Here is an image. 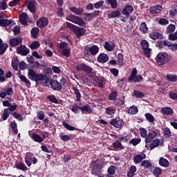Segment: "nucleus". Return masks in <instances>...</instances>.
Listing matches in <instances>:
<instances>
[{
    "label": "nucleus",
    "mask_w": 177,
    "mask_h": 177,
    "mask_svg": "<svg viewBox=\"0 0 177 177\" xmlns=\"http://www.w3.org/2000/svg\"><path fill=\"white\" fill-rule=\"evenodd\" d=\"M66 20H68V21H71L75 24H77V26H75L70 22H66L67 27L72 30L77 39L81 41V37L85 35V33L86 32V29H85L86 28V22H85L81 17L73 14H70L69 15H68L66 17ZM78 26H80V27Z\"/></svg>",
    "instance_id": "nucleus-1"
},
{
    "label": "nucleus",
    "mask_w": 177,
    "mask_h": 177,
    "mask_svg": "<svg viewBox=\"0 0 177 177\" xmlns=\"http://www.w3.org/2000/svg\"><path fill=\"white\" fill-rule=\"evenodd\" d=\"M172 59V56L171 54H168L167 53H159L156 57L155 58V60L156 62V64L158 66H165V64H167V63H169V62Z\"/></svg>",
    "instance_id": "nucleus-2"
},
{
    "label": "nucleus",
    "mask_w": 177,
    "mask_h": 177,
    "mask_svg": "<svg viewBox=\"0 0 177 177\" xmlns=\"http://www.w3.org/2000/svg\"><path fill=\"white\" fill-rule=\"evenodd\" d=\"M99 47L96 45L85 47L83 51L84 57L89 59L91 56H96L99 53Z\"/></svg>",
    "instance_id": "nucleus-3"
},
{
    "label": "nucleus",
    "mask_w": 177,
    "mask_h": 177,
    "mask_svg": "<svg viewBox=\"0 0 177 177\" xmlns=\"http://www.w3.org/2000/svg\"><path fill=\"white\" fill-rule=\"evenodd\" d=\"M28 77L29 80L32 81H35V82H41L45 80V75L42 73H37L33 69H29L28 73Z\"/></svg>",
    "instance_id": "nucleus-4"
},
{
    "label": "nucleus",
    "mask_w": 177,
    "mask_h": 177,
    "mask_svg": "<svg viewBox=\"0 0 177 177\" xmlns=\"http://www.w3.org/2000/svg\"><path fill=\"white\" fill-rule=\"evenodd\" d=\"M75 69L77 71H84L85 73H87L88 75V77L90 78H93L95 77V72L93 71V68L88 65H86V64H81L80 65H77L75 66Z\"/></svg>",
    "instance_id": "nucleus-5"
},
{
    "label": "nucleus",
    "mask_w": 177,
    "mask_h": 177,
    "mask_svg": "<svg viewBox=\"0 0 177 177\" xmlns=\"http://www.w3.org/2000/svg\"><path fill=\"white\" fill-rule=\"evenodd\" d=\"M66 78L62 77L59 81L57 80H53L51 83V88L53 91H57V92H60L62 89H63V86L66 85Z\"/></svg>",
    "instance_id": "nucleus-6"
},
{
    "label": "nucleus",
    "mask_w": 177,
    "mask_h": 177,
    "mask_svg": "<svg viewBox=\"0 0 177 177\" xmlns=\"http://www.w3.org/2000/svg\"><path fill=\"white\" fill-rule=\"evenodd\" d=\"M91 174L92 175L99 176L102 174V165H100L96 160L91 162Z\"/></svg>",
    "instance_id": "nucleus-7"
},
{
    "label": "nucleus",
    "mask_w": 177,
    "mask_h": 177,
    "mask_svg": "<svg viewBox=\"0 0 177 177\" xmlns=\"http://www.w3.org/2000/svg\"><path fill=\"white\" fill-rule=\"evenodd\" d=\"M109 124L110 125H112V127H114L115 128L121 129V128L124 127V120L120 118V117H116L112 119Z\"/></svg>",
    "instance_id": "nucleus-8"
},
{
    "label": "nucleus",
    "mask_w": 177,
    "mask_h": 177,
    "mask_svg": "<svg viewBox=\"0 0 177 177\" xmlns=\"http://www.w3.org/2000/svg\"><path fill=\"white\" fill-rule=\"evenodd\" d=\"M17 52L21 56H27L30 53V48H27L26 45H21L17 48Z\"/></svg>",
    "instance_id": "nucleus-9"
},
{
    "label": "nucleus",
    "mask_w": 177,
    "mask_h": 177,
    "mask_svg": "<svg viewBox=\"0 0 177 177\" xmlns=\"http://www.w3.org/2000/svg\"><path fill=\"white\" fill-rule=\"evenodd\" d=\"M36 24L39 28H44L49 24V19L47 17H42L36 21Z\"/></svg>",
    "instance_id": "nucleus-10"
},
{
    "label": "nucleus",
    "mask_w": 177,
    "mask_h": 177,
    "mask_svg": "<svg viewBox=\"0 0 177 177\" xmlns=\"http://www.w3.org/2000/svg\"><path fill=\"white\" fill-rule=\"evenodd\" d=\"M21 42H23L22 37L12 38L9 41V45H10V46L12 48H15L16 46H19Z\"/></svg>",
    "instance_id": "nucleus-11"
},
{
    "label": "nucleus",
    "mask_w": 177,
    "mask_h": 177,
    "mask_svg": "<svg viewBox=\"0 0 177 177\" xmlns=\"http://www.w3.org/2000/svg\"><path fill=\"white\" fill-rule=\"evenodd\" d=\"M27 8L31 13H35L37 12V1L35 0H31L28 3Z\"/></svg>",
    "instance_id": "nucleus-12"
},
{
    "label": "nucleus",
    "mask_w": 177,
    "mask_h": 177,
    "mask_svg": "<svg viewBox=\"0 0 177 177\" xmlns=\"http://www.w3.org/2000/svg\"><path fill=\"white\" fill-rule=\"evenodd\" d=\"M109 61V55L104 53H100L97 57V62L98 63H101L102 64H104V63H107Z\"/></svg>",
    "instance_id": "nucleus-13"
},
{
    "label": "nucleus",
    "mask_w": 177,
    "mask_h": 177,
    "mask_svg": "<svg viewBox=\"0 0 177 177\" xmlns=\"http://www.w3.org/2000/svg\"><path fill=\"white\" fill-rule=\"evenodd\" d=\"M161 12H162V6L160 5L152 6L149 9L150 15H158V13H161Z\"/></svg>",
    "instance_id": "nucleus-14"
},
{
    "label": "nucleus",
    "mask_w": 177,
    "mask_h": 177,
    "mask_svg": "<svg viewBox=\"0 0 177 177\" xmlns=\"http://www.w3.org/2000/svg\"><path fill=\"white\" fill-rule=\"evenodd\" d=\"M8 26H15V21L8 19H0L1 27H8Z\"/></svg>",
    "instance_id": "nucleus-15"
},
{
    "label": "nucleus",
    "mask_w": 177,
    "mask_h": 177,
    "mask_svg": "<svg viewBox=\"0 0 177 177\" xmlns=\"http://www.w3.org/2000/svg\"><path fill=\"white\" fill-rule=\"evenodd\" d=\"M133 12V6L129 4H126L123 10H122V15H124L128 17L131 13Z\"/></svg>",
    "instance_id": "nucleus-16"
},
{
    "label": "nucleus",
    "mask_w": 177,
    "mask_h": 177,
    "mask_svg": "<svg viewBox=\"0 0 177 177\" xmlns=\"http://www.w3.org/2000/svg\"><path fill=\"white\" fill-rule=\"evenodd\" d=\"M149 171H150V172H152V174L154 175V176H156V177L160 176V175H161V174H162L161 168L156 167L153 165L151 166V167L149 168Z\"/></svg>",
    "instance_id": "nucleus-17"
},
{
    "label": "nucleus",
    "mask_w": 177,
    "mask_h": 177,
    "mask_svg": "<svg viewBox=\"0 0 177 177\" xmlns=\"http://www.w3.org/2000/svg\"><path fill=\"white\" fill-rule=\"evenodd\" d=\"M69 10L70 12H73V13H75V15H77V16H81V15H82V13H84V8L82 7H70Z\"/></svg>",
    "instance_id": "nucleus-18"
},
{
    "label": "nucleus",
    "mask_w": 177,
    "mask_h": 177,
    "mask_svg": "<svg viewBox=\"0 0 177 177\" xmlns=\"http://www.w3.org/2000/svg\"><path fill=\"white\" fill-rule=\"evenodd\" d=\"M27 20H28V14L26 12H23L19 16V22L21 24H23V26H28V24H27Z\"/></svg>",
    "instance_id": "nucleus-19"
},
{
    "label": "nucleus",
    "mask_w": 177,
    "mask_h": 177,
    "mask_svg": "<svg viewBox=\"0 0 177 177\" xmlns=\"http://www.w3.org/2000/svg\"><path fill=\"white\" fill-rule=\"evenodd\" d=\"M104 48L108 52H113L115 48V44H114V42L106 41L104 45Z\"/></svg>",
    "instance_id": "nucleus-20"
},
{
    "label": "nucleus",
    "mask_w": 177,
    "mask_h": 177,
    "mask_svg": "<svg viewBox=\"0 0 177 177\" xmlns=\"http://www.w3.org/2000/svg\"><path fill=\"white\" fill-rule=\"evenodd\" d=\"M157 135L158 133L156 131H153L151 133H149V134L145 138V143H150V142H151V140H153L154 138L157 136Z\"/></svg>",
    "instance_id": "nucleus-21"
},
{
    "label": "nucleus",
    "mask_w": 177,
    "mask_h": 177,
    "mask_svg": "<svg viewBox=\"0 0 177 177\" xmlns=\"http://www.w3.org/2000/svg\"><path fill=\"white\" fill-rule=\"evenodd\" d=\"M94 81L96 82L99 88H104L106 81L103 77H99L97 76L94 77Z\"/></svg>",
    "instance_id": "nucleus-22"
},
{
    "label": "nucleus",
    "mask_w": 177,
    "mask_h": 177,
    "mask_svg": "<svg viewBox=\"0 0 177 177\" xmlns=\"http://www.w3.org/2000/svg\"><path fill=\"white\" fill-rule=\"evenodd\" d=\"M163 115H172L174 114V109L169 106H165L161 109Z\"/></svg>",
    "instance_id": "nucleus-23"
},
{
    "label": "nucleus",
    "mask_w": 177,
    "mask_h": 177,
    "mask_svg": "<svg viewBox=\"0 0 177 177\" xmlns=\"http://www.w3.org/2000/svg\"><path fill=\"white\" fill-rule=\"evenodd\" d=\"M149 37L151 39H153L154 41H156V39H162V38H164V36L162 35V34L160 32H153L150 33Z\"/></svg>",
    "instance_id": "nucleus-24"
},
{
    "label": "nucleus",
    "mask_w": 177,
    "mask_h": 177,
    "mask_svg": "<svg viewBox=\"0 0 177 177\" xmlns=\"http://www.w3.org/2000/svg\"><path fill=\"white\" fill-rule=\"evenodd\" d=\"M105 114H106L107 118H111L115 114V109L108 107L105 109Z\"/></svg>",
    "instance_id": "nucleus-25"
},
{
    "label": "nucleus",
    "mask_w": 177,
    "mask_h": 177,
    "mask_svg": "<svg viewBox=\"0 0 177 177\" xmlns=\"http://www.w3.org/2000/svg\"><path fill=\"white\" fill-rule=\"evenodd\" d=\"M158 162L159 165H160V167H164V168H168V167H169V161L165 158L160 157Z\"/></svg>",
    "instance_id": "nucleus-26"
},
{
    "label": "nucleus",
    "mask_w": 177,
    "mask_h": 177,
    "mask_svg": "<svg viewBox=\"0 0 177 177\" xmlns=\"http://www.w3.org/2000/svg\"><path fill=\"white\" fill-rule=\"evenodd\" d=\"M8 49V43H3L2 39H0V55H3Z\"/></svg>",
    "instance_id": "nucleus-27"
},
{
    "label": "nucleus",
    "mask_w": 177,
    "mask_h": 177,
    "mask_svg": "<svg viewBox=\"0 0 177 177\" xmlns=\"http://www.w3.org/2000/svg\"><path fill=\"white\" fill-rule=\"evenodd\" d=\"M15 167L17 169H20L21 171H23L24 172H26V171H28V168L26 165V164L23 162H17L15 163Z\"/></svg>",
    "instance_id": "nucleus-28"
},
{
    "label": "nucleus",
    "mask_w": 177,
    "mask_h": 177,
    "mask_svg": "<svg viewBox=\"0 0 177 177\" xmlns=\"http://www.w3.org/2000/svg\"><path fill=\"white\" fill-rule=\"evenodd\" d=\"M112 147H113V149H115V150H124V149H125V147H124V145H122V144L120 141H115L114 142H113Z\"/></svg>",
    "instance_id": "nucleus-29"
},
{
    "label": "nucleus",
    "mask_w": 177,
    "mask_h": 177,
    "mask_svg": "<svg viewBox=\"0 0 177 177\" xmlns=\"http://www.w3.org/2000/svg\"><path fill=\"white\" fill-rule=\"evenodd\" d=\"M11 66L15 71L19 70V58H17V57H15L12 59Z\"/></svg>",
    "instance_id": "nucleus-30"
},
{
    "label": "nucleus",
    "mask_w": 177,
    "mask_h": 177,
    "mask_svg": "<svg viewBox=\"0 0 177 177\" xmlns=\"http://www.w3.org/2000/svg\"><path fill=\"white\" fill-rule=\"evenodd\" d=\"M31 139L37 143H41V142H44V138L35 133L32 134Z\"/></svg>",
    "instance_id": "nucleus-31"
},
{
    "label": "nucleus",
    "mask_w": 177,
    "mask_h": 177,
    "mask_svg": "<svg viewBox=\"0 0 177 177\" xmlns=\"http://www.w3.org/2000/svg\"><path fill=\"white\" fill-rule=\"evenodd\" d=\"M121 16V11L116 10L113 11L111 14L108 15L109 19H115Z\"/></svg>",
    "instance_id": "nucleus-32"
},
{
    "label": "nucleus",
    "mask_w": 177,
    "mask_h": 177,
    "mask_svg": "<svg viewBox=\"0 0 177 177\" xmlns=\"http://www.w3.org/2000/svg\"><path fill=\"white\" fill-rule=\"evenodd\" d=\"M140 31L143 32V34H147L149 32V28H147V24L146 22H142L140 26Z\"/></svg>",
    "instance_id": "nucleus-33"
},
{
    "label": "nucleus",
    "mask_w": 177,
    "mask_h": 177,
    "mask_svg": "<svg viewBox=\"0 0 177 177\" xmlns=\"http://www.w3.org/2000/svg\"><path fill=\"white\" fill-rule=\"evenodd\" d=\"M127 113L131 115H135V114L139 113V109H138V106L133 105L129 109Z\"/></svg>",
    "instance_id": "nucleus-34"
},
{
    "label": "nucleus",
    "mask_w": 177,
    "mask_h": 177,
    "mask_svg": "<svg viewBox=\"0 0 177 177\" xmlns=\"http://www.w3.org/2000/svg\"><path fill=\"white\" fill-rule=\"evenodd\" d=\"M71 110L75 114H78V113H80V110H81V106L78 105V103H75L71 106Z\"/></svg>",
    "instance_id": "nucleus-35"
},
{
    "label": "nucleus",
    "mask_w": 177,
    "mask_h": 177,
    "mask_svg": "<svg viewBox=\"0 0 177 177\" xmlns=\"http://www.w3.org/2000/svg\"><path fill=\"white\" fill-rule=\"evenodd\" d=\"M10 128L12 130L14 135H17V133H19V130L17 129V123H16V121L14 120L11 122Z\"/></svg>",
    "instance_id": "nucleus-36"
},
{
    "label": "nucleus",
    "mask_w": 177,
    "mask_h": 177,
    "mask_svg": "<svg viewBox=\"0 0 177 177\" xmlns=\"http://www.w3.org/2000/svg\"><path fill=\"white\" fill-rule=\"evenodd\" d=\"M80 110L83 114L85 113H92V108L88 104L80 106Z\"/></svg>",
    "instance_id": "nucleus-37"
},
{
    "label": "nucleus",
    "mask_w": 177,
    "mask_h": 177,
    "mask_svg": "<svg viewBox=\"0 0 177 177\" xmlns=\"http://www.w3.org/2000/svg\"><path fill=\"white\" fill-rule=\"evenodd\" d=\"M133 96L138 99H143L145 97V93H142L139 90H134L133 92Z\"/></svg>",
    "instance_id": "nucleus-38"
},
{
    "label": "nucleus",
    "mask_w": 177,
    "mask_h": 177,
    "mask_svg": "<svg viewBox=\"0 0 177 177\" xmlns=\"http://www.w3.org/2000/svg\"><path fill=\"white\" fill-rule=\"evenodd\" d=\"M158 146H160V140L156 138L150 144L149 149L150 150H153V149H156V147H158Z\"/></svg>",
    "instance_id": "nucleus-39"
},
{
    "label": "nucleus",
    "mask_w": 177,
    "mask_h": 177,
    "mask_svg": "<svg viewBox=\"0 0 177 177\" xmlns=\"http://www.w3.org/2000/svg\"><path fill=\"white\" fill-rule=\"evenodd\" d=\"M46 99L49 100L51 103H55V104H59V100L56 98L55 95H50L46 97Z\"/></svg>",
    "instance_id": "nucleus-40"
},
{
    "label": "nucleus",
    "mask_w": 177,
    "mask_h": 177,
    "mask_svg": "<svg viewBox=\"0 0 177 177\" xmlns=\"http://www.w3.org/2000/svg\"><path fill=\"white\" fill-rule=\"evenodd\" d=\"M106 3L111 5L112 9H117V8H118L117 0H106Z\"/></svg>",
    "instance_id": "nucleus-41"
},
{
    "label": "nucleus",
    "mask_w": 177,
    "mask_h": 177,
    "mask_svg": "<svg viewBox=\"0 0 177 177\" xmlns=\"http://www.w3.org/2000/svg\"><path fill=\"white\" fill-rule=\"evenodd\" d=\"M176 27L175 26V25L170 24L166 29V32L167 34H171L172 32H174L176 30Z\"/></svg>",
    "instance_id": "nucleus-42"
},
{
    "label": "nucleus",
    "mask_w": 177,
    "mask_h": 177,
    "mask_svg": "<svg viewBox=\"0 0 177 177\" xmlns=\"http://www.w3.org/2000/svg\"><path fill=\"white\" fill-rule=\"evenodd\" d=\"M73 90L75 92V95H76V101L80 102L81 100V93H80V90L75 86L73 87Z\"/></svg>",
    "instance_id": "nucleus-43"
},
{
    "label": "nucleus",
    "mask_w": 177,
    "mask_h": 177,
    "mask_svg": "<svg viewBox=\"0 0 177 177\" xmlns=\"http://www.w3.org/2000/svg\"><path fill=\"white\" fill-rule=\"evenodd\" d=\"M135 172H136V166L133 165L130 167L129 171L127 172V176L133 177Z\"/></svg>",
    "instance_id": "nucleus-44"
},
{
    "label": "nucleus",
    "mask_w": 177,
    "mask_h": 177,
    "mask_svg": "<svg viewBox=\"0 0 177 177\" xmlns=\"http://www.w3.org/2000/svg\"><path fill=\"white\" fill-rule=\"evenodd\" d=\"M137 74H138V71L136 70V68H134L133 69V71H131L130 76L128 78V81L129 82L133 81V80L135 79V77L137 75Z\"/></svg>",
    "instance_id": "nucleus-45"
},
{
    "label": "nucleus",
    "mask_w": 177,
    "mask_h": 177,
    "mask_svg": "<svg viewBox=\"0 0 177 177\" xmlns=\"http://www.w3.org/2000/svg\"><path fill=\"white\" fill-rule=\"evenodd\" d=\"M39 32V28L37 27L32 28L30 31V34L32 38H37L38 37Z\"/></svg>",
    "instance_id": "nucleus-46"
},
{
    "label": "nucleus",
    "mask_w": 177,
    "mask_h": 177,
    "mask_svg": "<svg viewBox=\"0 0 177 177\" xmlns=\"http://www.w3.org/2000/svg\"><path fill=\"white\" fill-rule=\"evenodd\" d=\"M62 125L67 129L68 131H75V127L70 125V124L67 123L66 121L62 122Z\"/></svg>",
    "instance_id": "nucleus-47"
},
{
    "label": "nucleus",
    "mask_w": 177,
    "mask_h": 177,
    "mask_svg": "<svg viewBox=\"0 0 177 177\" xmlns=\"http://www.w3.org/2000/svg\"><path fill=\"white\" fill-rule=\"evenodd\" d=\"M124 104H125V100L122 98L115 100V105L117 107H121V106L124 105Z\"/></svg>",
    "instance_id": "nucleus-48"
},
{
    "label": "nucleus",
    "mask_w": 177,
    "mask_h": 177,
    "mask_svg": "<svg viewBox=\"0 0 177 177\" xmlns=\"http://www.w3.org/2000/svg\"><path fill=\"white\" fill-rule=\"evenodd\" d=\"M118 96V93H117V91H111L109 95L108 99L109 100H116Z\"/></svg>",
    "instance_id": "nucleus-49"
},
{
    "label": "nucleus",
    "mask_w": 177,
    "mask_h": 177,
    "mask_svg": "<svg viewBox=\"0 0 177 177\" xmlns=\"http://www.w3.org/2000/svg\"><path fill=\"white\" fill-rule=\"evenodd\" d=\"M145 158H143V156H142V155L140 154H138L136 155L133 157V161L135 162V164H139L140 162H141V161L144 159Z\"/></svg>",
    "instance_id": "nucleus-50"
},
{
    "label": "nucleus",
    "mask_w": 177,
    "mask_h": 177,
    "mask_svg": "<svg viewBox=\"0 0 177 177\" xmlns=\"http://www.w3.org/2000/svg\"><path fill=\"white\" fill-rule=\"evenodd\" d=\"M9 115H10V111H8V109H5L3 110V115H2V118H3V121H6V120H8V118H9Z\"/></svg>",
    "instance_id": "nucleus-51"
},
{
    "label": "nucleus",
    "mask_w": 177,
    "mask_h": 177,
    "mask_svg": "<svg viewBox=\"0 0 177 177\" xmlns=\"http://www.w3.org/2000/svg\"><path fill=\"white\" fill-rule=\"evenodd\" d=\"M19 78L21 80V81H22V82H25V84H26V85H28L29 86L31 85V82H30V80H28V79H27V77H26V76L21 74L19 76Z\"/></svg>",
    "instance_id": "nucleus-52"
},
{
    "label": "nucleus",
    "mask_w": 177,
    "mask_h": 177,
    "mask_svg": "<svg viewBox=\"0 0 177 177\" xmlns=\"http://www.w3.org/2000/svg\"><path fill=\"white\" fill-rule=\"evenodd\" d=\"M83 16H84L85 21H91L93 19L92 14L89 12L83 13Z\"/></svg>",
    "instance_id": "nucleus-53"
},
{
    "label": "nucleus",
    "mask_w": 177,
    "mask_h": 177,
    "mask_svg": "<svg viewBox=\"0 0 177 177\" xmlns=\"http://www.w3.org/2000/svg\"><path fill=\"white\" fill-rule=\"evenodd\" d=\"M118 63L119 66H122L124 64V55H122V53L118 54Z\"/></svg>",
    "instance_id": "nucleus-54"
},
{
    "label": "nucleus",
    "mask_w": 177,
    "mask_h": 177,
    "mask_svg": "<svg viewBox=\"0 0 177 177\" xmlns=\"http://www.w3.org/2000/svg\"><path fill=\"white\" fill-rule=\"evenodd\" d=\"M25 162L28 167H31L32 164V158L30 156H26L25 157Z\"/></svg>",
    "instance_id": "nucleus-55"
},
{
    "label": "nucleus",
    "mask_w": 177,
    "mask_h": 177,
    "mask_svg": "<svg viewBox=\"0 0 177 177\" xmlns=\"http://www.w3.org/2000/svg\"><path fill=\"white\" fill-rule=\"evenodd\" d=\"M140 45L142 50L147 49V48L149 46V41H147L146 39L141 40Z\"/></svg>",
    "instance_id": "nucleus-56"
},
{
    "label": "nucleus",
    "mask_w": 177,
    "mask_h": 177,
    "mask_svg": "<svg viewBox=\"0 0 177 177\" xmlns=\"http://www.w3.org/2000/svg\"><path fill=\"white\" fill-rule=\"evenodd\" d=\"M166 78L168 81L171 82H176L177 81V76L174 75H167Z\"/></svg>",
    "instance_id": "nucleus-57"
},
{
    "label": "nucleus",
    "mask_w": 177,
    "mask_h": 177,
    "mask_svg": "<svg viewBox=\"0 0 177 177\" xmlns=\"http://www.w3.org/2000/svg\"><path fill=\"white\" fill-rule=\"evenodd\" d=\"M140 138H133L129 141L130 145H133V146H138L139 143L141 142Z\"/></svg>",
    "instance_id": "nucleus-58"
},
{
    "label": "nucleus",
    "mask_w": 177,
    "mask_h": 177,
    "mask_svg": "<svg viewBox=\"0 0 177 177\" xmlns=\"http://www.w3.org/2000/svg\"><path fill=\"white\" fill-rule=\"evenodd\" d=\"M40 45L39 41H35L30 45V49H38Z\"/></svg>",
    "instance_id": "nucleus-59"
},
{
    "label": "nucleus",
    "mask_w": 177,
    "mask_h": 177,
    "mask_svg": "<svg viewBox=\"0 0 177 177\" xmlns=\"http://www.w3.org/2000/svg\"><path fill=\"white\" fill-rule=\"evenodd\" d=\"M141 165L145 168H151V167H153V165H151V162H149V160H143L141 162Z\"/></svg>",
    "instance_id": "nucleus-60"
},
{
    "label": "nucleus",
    "mask_w": 177,
    "mask_h": 177,
    "mask_svg": "<svg viewBox=\"0 0 177 177\" xmlns=\"http://www.w3.org/2000/svg\"><path fill=\"white\" fill-rule=\"evenodd\" d=\"M71 50L70 48H64L61 54L66 57H70Z\"/></svg>",
    "instance_id": "nucleus-61"
},
{
    "label": "nucleus",
    "mask_w": 177,
    "mask_h": 177,
    "mask_svg": "<svg viewBox=\"0 0 177 177\" xmlns=\"http://www.w3.org/2000/svg\"><path fill=\"white\" fill-rule=\"evenodd\" d=\"M145 117L149 122H154V116L151 115V113H145Z\"/></svg>",
    "instance_id": "nucleus-62"
},
{
    "label": "nucleus",
    "mask_w": 177,
    "mask_h": 177,
    "mask_svg": "<svg viewBox=\"0 0 177 177\" xmlns=\"http://www.w3.org/2000/svg\"><path fill=\"white\" fill-rule=\"evenodd\" d=\"M11 115L14 117V118H16V120H18V121H23V116L20 115L19 113H17V112H13L11 113Z\"/></svg>",
    "instance_id": "nucleus-63"
},
{
    "label": "nucleus",
    "mask_w": 177,
    "mask_h": 177,
    "mask_svg": "<svg viewBox=\"0 0 177 177\" xmlns=\"http://www.w3.org/2000/svg\"><path fill=\"white\" fill-rule=\"evenodd\" d=\"M44 80H45V81L44 82V84L45 85V86H49V85H50V86L52 85V82H53V80L48 77V76H46Z\"/></svg>",
    "instance_id": "nucleus-64"
}]
</instances>
